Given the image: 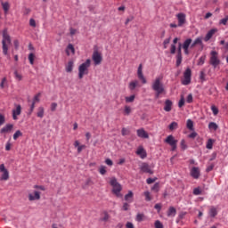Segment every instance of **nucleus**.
Masks as SVG:
<instances>
[{
	"label": "nucleus",
	"instance_id": "22",
	"mask_svg": "<svg viewBox=\"0 0 228 228\" xmlns=\"http://www.w3.org/2000/svg\"><path fill=\"white\" fill-rule=\"evenodd\" d=\"M191 38H187L183 44L182 45L183 49H190V45H191Z\"/></svg>",
	"mask_w": 228,
	"mask_h": 228
},
{
	"label": "nucleus",
	"instance_id": "43",
	"mask_svg": "<svg viewBox=\"0 0 228 228\" xmlns=\"http://www.w3.org/2000/svg\"><path fill=\"white\" fill-rule=\"evenodd\" d=\"M152 191H155L158 193L159 191V183H156L152 187H151Z\"/></svg>",
	"mask_w": 228,
	"mask_h": 228
},
{
	"label": "nucleus",
	"instance_id": "40",
	"mask_svg": "<svg viewBox=\"0 0 228 228\" xmlns=\"http://www.w3.org/2000/svg\"><path fill=\"white\" fill-rule=\"evenodd\" d=\"M213 142H214L213 139H208L206 146L207 149H209V150L213 149Z\"/></svg>",
	"mask_w": 228,
	"mask_h": 228
},
{
	"label": "nucleus",
	"instance_id": "5",
	"mask_svg": "<svg viewBox=\"0 0 228 228\" xmlns=\"http://www.w3.org/2000/svg\"><path fill=\"white\" fill-rule=\"evenodd\" d=\"M90 63H92V61L90 59H87L84 63H82L78 67L79 79H83L84 76L88 74V69H90Z\"/></svg>",
	"mask_w": 228,
	"mask_h": 228
},
{
	"label": "nucleus",
	"instance_id": "52",
	"mask_svg": "<svg viewBox=\"0 0 228 228\" xmlns=\"http://www.w3.org/2000/svg\"><path fill=\"white\" fill-rule=\"evenodd\" d=\"M143 214H137L136 220L137 222H142L143 221Z\"/></svg>",
	"mask_w": 228,
	"mask_h": 228
},
{
	"label": "nucleus",
	"instance_id": "25",
	"mask_svg": "<svg viewBox=\"0 0 228 228\" xmlns=\"http://www.w3.org/2000/svg\"><path fill=\"white\" fill-rule=\"evenodd\" d=\"M74 69V61H68V64L66 65V72H72Z\"/></svg>",
	"mask_w": 228,
	"mask_h": 228
},
{
	"label": "nucleus",
	"instance_id": "39",
	"mask_svg": "<svg viewBox=\"0 0 228 228\" xmlns=\"http://www.w3.org/2000/svg\"><path fill=\"white\" fill-rule=\"evenodd\" d=\"M20 136H22V132H20V130H17L13 134V140H17Z\"/></svg>",
	"mask_w": 228,
	"mask_h": 228
},
{
	"label": "nucleus",
	"instance_id": "48",
	"mask_svg": "<svg viewBox=\"0 0 228 228\" xmlns=\"http://www.w3.org/2000/svg\"><path fill=\"white\" fill-rule=\"evenodd\" d=\"M134 95L126 97V102H134Z\"/></svg>",
	"mask_w": 228,
	"mask_h": 228
},
{
	"label": "nucleus",
	"instance_id": "57",
	"mask_svg": "<svg viewBox=\"0 0 228 228\" xmlns=\"http://www.w3.org/2000/svg\"><path fill=\"white\" fill-rule=\"evenodd\" d=\"M186 101H187V102H188L189 104H191V102H193V95H192V94H189V95L187 96Z\"/></svg>",
	"mask_w": 228,
	"mask_h": 228
},
{
	"label": "nucleus",
	"instance_id": "56",
	"mask_svg": "<svg viewBox=\"0 0 228 228\" xmlns=\"http://www.w3.org/2000/svg\"><path fill=\"white\" fill-rule=\"evenodd\" d=\"M155 228H163V224L160 221L157 220L155 222Z\"/></svg>",
	"mask_w": 228,
	"mask_h": 228
},
{
	"label": "nucleus",
	"instance_id": "11",
	"mask_svg": "<svg viewBox=\"0 0 228 228\" xmlns=\"http://www.w3.org/2000/svg\"><path fill=\"white\" fill-rule=\"evenodd\" d=\"M176 18L178 20L179 28H181V27L184 26V24H186V14H184L183 12H179L178 14H176Z\"/></svg>",
	"mask_w": 228,
	"mask_h": 228
},
{
	"label": "nucleus",
	"instance_id": "2",
	"mask_svg": "<svg viewBox=\"0 0 228 228\" xmlns=\"http://www.w3.org/2000/svg\"><path fill=\"white\" fill-rule=\"evenodd\" d=\"M34 188L36 191L28 194V200H40V195H42V192H40L38 190H41V191H45V187L44 185H34Z\"/></svg>",
	"mask_w": 228,
	"mask_h": 228
},
{
	"label": "nucleus",
	"instance_id": "7",
	"mask_svg": "<svg viewBox=\"0 0 228 228\" xmlns=\"http://www.w3.org/2000/svg\"><path fill=\"white\" fill-rule=\"evenodd\" d=\"M165 142L170 145L171 151H175L177 149V140L174 138V135H168L165 139Z\"/></svg>",
	"mask_w": 228,
	"mask_h": 228
},
{
	"label": "nucleus",
	"instance_id": "58",
	"mask_svg": "<svg viewBox=\"0 0 228 228\" xmlns=\"http://www.w3.org/2000/svg\"><path fill=\"white\" fill-rule=\"evenodd\" d=\"M5 151H12V142H10V141L5 144Z\"/></svg>",
	"mask_w": 228,
	"mask_h": 228
},
{
	"label": "nucleus",
	"instance_id": "42",
	"mask_svg": "<svg viewBox=\"0 0 228 228\" xmlns=\"http://www.w3.org/2000/svg\"><path fill=\"white\" fill-rule=\"evenodd\" d=\"M99 172H100V174L102 175H105V174H106V167L105 166H101L100 167H99Z\"/></svg>",
	"mask_w": 228,
	"mask_h": 228
},
{
	"label": "nucleus",
	"instance_id": "35",
	"mask_svg": "<svg viewBox=\"0 0 228 228\" xmlns=\"http://www.w3.org/2000/svg\"><path fill=\"white\" fill-rule=\"evenodd\" d=\"M193 195H202V189L200 187H196L192 191Z\"/></svg>",
	"mask_w": 228,
	"mask_h": 228
},
{
	"label": "nucleus",
	"instance_id": "3",
	"mask_svg": "<svg viewBox=\"0 0 228 228\" xmlns=\"http://www.w3.org/2000/svg\"><path fill=\"white\" fill-rule=\"evenodd\" d=\"M12 44V39L10 38V35H8L7 30H4L3 32V40H2V49L4 56L8 55V46Z\"/></svg>",
	"mask_w": 228,
	"mask_h": 228
},
{
	"label": "nucleus",
	"instance_id": "32",
	"mask_svg": "<svg viewBox=\"0 0 228 228\" xmlns=\"http://www.w3.org/2000/svg\"><path fill=\"white\" fill-rule=\"evenodd\" d=\"M183 62V54H176V67H179Z\"/></svg>",
	"mask_w": 228,
	"mask_h": 228
},
{
	"label": "nucleus",
	"instance_id": "46",
	"mask_svg": "<svg viewBox=\"0 0 228 228\" xmlns=\"http://www.w3.org/2000/svg\"><path fill=\"white\" fill-rule=\"evenodd\" d=\"M211 110H212L213 115H215V116L218 115V108H216V106L212 105Z\"/></svg>",
	"mask_w": 228,
	"mask_h": 228
},
{
	"label": "nucleus",
	"instance_id": "6",
	"mask_svg": "<svg viewBox=\"0 0 228 228\" xmlns=\"http://www.w3.org/2000/svg\"><path fill=\"white\" fill-rule=\"evenodd\" d=\"M209 63H210V65H212L214 67V69H216V66L220 65V59L218 58V52L212 51L210 53Z\"/></svg>",
	"mask_w": 228,
	"mask_h": 228
},
{
	"label": "nucleus",
	"instance_id": "13",
	"mask_svg": "<svg viewBox=\"0 0 228 228\" xmlns=\"http://www.w3.org/2000/svg\"><path fill=\"white\" fill-rule=\"evenodd\" d=\"M190 174L193 179H199V177H200V168L193 167H191Z\"/></svg>",
	"mask_w": 228,
	"mask_h": 228
},
{
	"label": "nucleus",
	"instance_id": "19",
	"mask_svg": "<svg viewBox=\"0 0 228 228\" xmlns=\"http://www.w3.org/2000/svg\"><path fill=\"white\" fill-rule=\"evenodd\" d=\"M70 53L76 54V49L74 48V45L72 44H69L66 49V54L68 56H70Z\"/></svg>",
	"mask_w": 228,
	"mask_h": 228
},
{
	"label": "nucleus",
	"instance_id": "27",
	"mask_svg": "<svg viewBox=\"0 0 228 228\" xmlns=\"http://www.w3.org/2000/svg\"><path fill=\"white\" fill-rule=\"evenodd\" d=\"M2 8L4 11V13H8L10 10V4L8 2H2Z\"/></svg>",
	"mask_w": 228,
	"mask_h": 228
},
{
	"label": "nucleus",
	"instance_id": "16",
	"mask_svg": "<svg viewBox=\"0 0 228 228\" xmlns=\"http://www.w3.org/2000/svg\"><path fill=\"white\" fill-rule=\"evenodd\" d=\"M13 129V125L12 124H7L5 125L1 130L0 134H6V133H10Z\"/></svg>",
	"mask_w": 228,
	"mask_h": 228
},
{
	"label": "nucleus",
	"instance_id": "41",
	"mask_svg": "<svg viewBox=\"0 0 228 228\" xmlns=\"http://www.w3.org/2000/svg\"><path fill=\"white\" fill-rule=\"evenodd\" d=\"M40 95H41L40 93L37 94H36V95L34 96V98H33L32 102H34L35 104H37V102H40Z\"/></svg>",
	"mask_w": 228,
	"mask_h": 228
},
{
	"label": "nucleus",
	"instance_id": "31",
	"mask_svg": "<svg viewBox=\"0 0 228 228\" xmlns=\"http://www.w3.org/2000/svg\"><path fill=\"white\" fill-rule=\"evenodd\" d=\"M143 195L145 197L146 202H151V200H152V196H151V192L150 191H144Z\"/></svg>",
	"mask_w": 228,
	"mask_h": 228
},
{
	"label": "nucleus",
	"instance_id": "44",
	"mask_svg": "<svg viewBox=\"0 0 228 228\" xmlns=\"http://www.w3.org/2000/svg\"><path fill=\"white\" fill-rule=\"evenodd\" d=\"M169 129L170 131H174V129H177V122H172L170 125H169Z\"/></svg>",
	"mask_w": 228,
	"mask_h": 228
},
{
	"label": "nucleus",
	"instance_id": "4",
	"mask_svg": "<svg viewBox=\"0 0 228 228\" xmlns=\"http://www.w3.org/2000/svg\"><path fill=\"white\" fill-rule=\"evenodd\" d=\"M110 186H112V193L116 197H122L120 191H122V185L117 181L115 177H111L110 181Z\"/></svg>",
	"mask_w": 228,
	"mask_h": 228
},
{
	"label": "nucleus",
	"instance_id": "36",
	"mask_svg": "<svg viewBox=\"0 0 228 228\" xmlns=\"http://www.w3.org/2000/svg\"><path fill=\"white\" fill-rule=\"evenodd\" d=\"M102 222H108L110 220V214L106 211L103 212V216L101 218Z\"/></svg>",
	"mask_w": 228,
	"mask_h": 228
},
{
	"label": "nucleus",
	"instance_id": "21",
	"mask_svg": "<svg viewBox=\"0 0 228 228\" xmlns=\"http://www.w3.org/2000/svg\"><path fill=\"white\" fill-rule=\"evenodd\" d=\"M164 110L166 111H172V101L170 100H166L165 102V106H164Z\"/></svg>",
	"mask_w": 228,
	"mask_h": 228
},
{
	"label": "nucleus",
	"instance_id": "17",
	"mask_svg": "<svg viewBox=\"0 0 228 228\" xmlns=\"http://www.w3.org/2000/svg\"><path fill=\"white\" fill-rule=\"evenodd\" d=\"M216 31H218V29H216V28L210 29L207 33V35H206V37L204 38L205 42H209V40H211V38H213V35H215V33H216Z\"/></svg>",
	"mask_w": 228,
	"mask_h": 228
},
{
	"label": "nucleus",
	"instance_id": "59",
	"mask_svg": "<svg viewBox=\"0 0 228 228\" xmlns=\"http://www.w3.org/2000/svg\"><path fill=\"white\" fill-rule=\"evenodd\" d=\"M56 108H58V103L53 102V103L51 104V110H52V111H56Z\"/></svg>",
	"mask_w": 228,
	"mask_h": 228
},
{
	"label": "nucleus",
	"instance_id": "18",
	"mask_svg": "<svg viewBox=\"0 0 228 228\" xmlns=\"http://www.w3.org/2000/svg\"><path fill=\"white\" fill-rule=\"evenodd\" d=\"M137 136H139V138H149V134H147L143 128H141L137 130Z\"/></svg>",
	"mask_w": 228,
	"mask_h": 228
},
{
	"label": "nucleus",
	"instance_id": "64",
	"mask_svg": "<svg viewBox=\"0 0 228 228\" xmlns=\"http://www.w3.org/2000/svg\"><path fill=\"white\" fill-rule=\"evenodd\" d=\"M213 168H215V165L214 164H211L209 165L207 169H206V172H211V170H213Z\"/></svg>",
	"mask_w": 228,
	"mask_h": 228
},
{
	"label": "nucleus",
	"instance_id": "54",
	"mask_svg": "<svg viewBox=\"0 0 228 228\" xmlns=\"http://www.w3.org/2000/svg\"><path fill=\"white\" fill-rule=\"evenodd\" d=\"M180 145L182 147V149L184 151L186 150L187 146H186V141H184V139H183L180 142Z\"/></svg>",
	"mask_w": 228,
	"mask_h": 228
},
{
	"label": "nucleus",
	"instance_id": "14",
	"mask_svg": "<svg viewBox=\"0 0 228 228\" xmlns=\"http://www.w3.org/2000/svg\"><path fill=\"white\" fill-rule=\"evenodd\" d=\"M15 107L16 109L12 110L13 120H17V117H19L22 111V107L20 105H15Z\"/></svg>",
	"mask_w": 228,
	"mask_h": 228
},
{
	"label": "nucleus",
	"instance_id": "60",
	"mask_svg": "<svg viewBox=\"0 0 228 228\" xmlns=\"http://www.w3.org/2000/svg\"><path fill=\"white\" fill-rule=\"evenodd\" d=\"M83 149H86V145L82 144V145H80V146L77 147V152H78V154H80V152L83 151Z\"/></svg>",
	"mask_w": 228,
	"mask_h": 228
},
{
	"label": "nucleus",
	"instance_id": "28",
	"mask_svg": "<svg viewBox=\"0 0 228 228\" xmlns=\"http://www.w3.org/2000/svg\"><path fill=\"white\" fill-rule=\"evenodd\" d=\"M1 181H8V179H10V173L7 171H4L3 175L1 176Z\"/></svg>",
	"mask_w": 228,
	"mask_h": 228
},
{
	"label": "nucleus",
	"instance_id": "55",
	"mask_svg": "<svg viewBox=\"0 0 228 228\" xmlns=\"http://www.w3.org/2000/svg\"><path fill=\"white\" fill-rule=\"evenodd\" d=\"M200 79H201V81H206V73H204V71H200Z\"/></svg>",
	"mask_w": 228,
	"mask_h": 228
},
{
	"label": "nucleus",
	"instance_id": "45",
	"mask_svg": "<svg viewBox=\"0 0 228 228\" xmlns=\"http://www.w3.org/2000/svg\"><path fill=\"white\" fill-rule=\"evenodd\" d=\"M205 61H206V55H203L199 59L198 65H203Z\"/></svg>",
	"mask_w": 228,
	"mask_h": 228
},
{
	"label": "nucleus",
	"instance_id": "61",
	"mask_svg": "<svg viewBox=\"0 0 228 228\" xmlns=\"http://www.w3.org/2000/svg\"><path fill=\"white\" fill-rule=\"evenodd\" d=\"M105 163H106V165H108L109 167H113V160H112V159H106Z\"/></svg>",
	"mask_w": 228,
	"mask_h": 228
},
{
	"label": "nucleus",
	"instance_id": "24",
	"mask_svg": "<svg viewBox=\"0 0 228 228\" xmlns=\"http://www.w3.org/2000/svg\"><path fill=\"white\" fill-rule=\"evenodd\" d=\"M134 195V194L131 191H129L128 193L125 195V200L129 203L133 202Z\"/></svg>",
	"mask_w": 228,
	"mask_h": 228
},
{
	"label": "nucleus",
	"instance_id": "34",
	"mask_svg": "<svg viewBox=\"0 0 228 228\" xmlns=\"http://www.w3.org/2000/svg\"><path fill=\"white\" fill-rule=\"evenodd\" d=\"M131 111H132L131 107L126 105L125 109H124V115L129 116V115H131Z\"/></svg>",
	"mask_w": 228,
	"mask_h": 228
},
{
	"label": "nucleus",
	"instance_id": "15",
	"mask_svg": "<svg viewBox=\"0 0 228 228\" xmlns=\"http://www.w3.org/2000/svg\"><path fill=\"white\" fill-rule=\"evenodd\" d=\"M137 156H140L142 159H145L147 158V151L143 149V147H139L136 151Z\"/></svg>",
	"mask_w": 228,
	"mask_h": 228
},
{
	"label": "nucleus",
	"instance_id": "50",
	"mask_svg": "<svg viewBox=\"0 0 228 228\" xmlns=\"http://www.w3.org/2000/svg\"><path fill=\"white\" fill-rule=\"evenodd\" d=\"M29 26H31V28H37V21H35V19L29 20Z\"/></svg>",
	"mask_w": 228,
	"mask_h": 228
},
{
	"label": "nucleus",
	"instance_id": "9",
	"mask_svg": "<svg viewBox=\"0 0 228 228\" xmlns=\"http://www.w3.org/2000/svg\"><path fill=\"white\" fill-rule=\"evenodd\" d=\"M137 77L142 85H147V78L143 76V65L140 64L137 69Z\"/></svg>",
	"mask_w": 228,
	"mask_h": 228
},
{
	"label": "nucleus",
	"instance_id": "1",
	"mask_svg": "<svg viewBox=\"0 0 228 228\" xmlns=\"http://www.w3.org/2000/svg\"><path fill=\"white\" fill-rule=\"evenodd\" d=\"M151 88L155 92L156 99H159V95H165V94H167V90L163 84V77H157L151 83Z\"/></svg>",
	"mask_w": 228,
	"mask_h": 228
},
{
	"label": "nucleus",
	"instance_id": "51",
	"mask_svg": "<svg viewBox=\"0 0 228 228\" xmlns=\"http://www.w3.org/2000/svg\"><path fill=\"white\" fill-rule=\"evenodd\" d=\"M227 22H228V15L220 20V24H223L224 26L227 25Z\"/></svg>",
	"mask_w": 228,
	"mask_h": 228
},
{
	"label": "nucleus",
	"instance_id": "47",
	"mask_svg": "<svg viewBox=\"0 0 228 228\" xmlns=\"http://www.w3.org/2000/svg\"><path fill=\"white\" fill-rule=\"evenodd\" d=\"M183 106H184V96L183 95L181 96V99L178 102V107L179 108H183Z\"/></svg>",
	"mask_w": 228,
	"mask_h": 228
},
{
	"label": "nucleus",
	"instance_id": "12",
	"mask_svg": "<svg viewBox=\"0 0 228 228\" xmlns=\"http://www.w3.org/2000/svg\"><path fill=\"white\" fill-rule=\"evenodd\" d=\"M93 61L94 62V65H101L102 61V55L97 51H94L93 53Z\"/></svg>",
	"mask_w": 228,
	"mask_h": 228
},
{
	"label": "nucleus",
	"instance_id": "30",
	"mask_svg": "<svg viewBox=\"0 0 228 228\" xmlns=\"http://www.w3.org/2000/svg\"><path fill=\"white\" fill-rule=\"evenodd\" d=\"M208 129H210V131H216V129H218V125L215 122H210L208 124Z\"/></svg>",
	"mask_w": 228,
	"mask_h": 228
},
{
	"label": "nucleus",
	"instance_id": "8",
	"mask_svg": "<svg viewBox=\"0 0 228 228\" xmlns=\"http://www.w3.org/2000/svg\"><path fill=\"white\" fill-rule=\"evenodd\" d=\"M190 83H191V69L188 68L183 73V79L182 81V84L186 86L190 85Z\"/></svg>",
	"mask_w": 228,
	"mask_h": 228
},
{
	"label": "nucleus",
	"instance_id": "20",
	"mask_svg": "<svg viewBox=\"0 0 228 228\" xmlns=\"http://www.w3.org/2000/svg\"><path fill=\"white\" fill-rule=\"evenodd\" d=\"M208 215L211 218H215V216H216V215H218V210H216V208L211 207L208 211Z\"/></svg>",
	"mask_w": 228,
	"mask_h": 228
},
{
	"label": "nucleus",
	"instance_id": "63",
	"mask_svg": "<svg viewBox=\"0 0 228 228\" xmlns=\"http://www.w3.org/2000/svg\"><path fill=\"white\" fill-rule=\"evenodd\" d=\"M175 45H171L170 53L171 54H175Z\"/></svg>",
	"mask_w": 228,
	"mask_h": 228
},
{
	"label": "nucleus",
	"instance_id": "10",
	"mask_svg": "<svg viewBox=\"0 0 228 228\" xmlns=\"http://www.w3.org/2000/svg\"><path fill=\"white\" fill-rule=\"evenodd\" d=\"M140 170L142 174H150L151 175L154 174V171L151 169V166L147 162H142L140 165Z\"/></svg>",
	"mask_w": 228,
	"mask_h": 228
},
{
	"label": "nucleus",
	"instance_id": "23",
	"mask_svg": "<svg viewBox=\"0 0 228 228\" xmlns=\"http://www.w3.org/2000/svg\"><path fill=\"white\" fill-rule=\"evenodd\" d=\"M45 113V110L44 109V107H39L37 109V117H38V118H44Z\"/></svg>",
	"mask_w": 228,
	"mask_h": 228
},
{
	"label": "nucleus",
	"instance_id": "62",
	"mask_svg": "<svg viewBox=\"0 0 228 228\" xmlns=\"http://www.w3.org/2000/svg\"><path fill=\"white\" fill-rule=\"evenodd\" d=\"M4 122H5L4 115L0 114V126H3Z\"/></svg>",
	"mask_w": 228,
	"mask_h": 228
},
{
	"label": "nucleus",
	"instance_id": "37",
	"mask_svg": "<svg viewBox=\"0 0 228 228\" xmlns=\"http://www.w3.org/2000/svg\"><path fill=\"white\" fill-rule=\"evenodd\" d=\"M28 61L30 65H34L35 63V53H29L28 54Z\"/></svg>",
	"mask_w": 228,
	"mask_h": 228
},
{
	"label": "nucleus",
	"instance_id": "49",
	"mask_svg": "<svg viewBox=\"0 0 228 228\" xmlns=\"http://www.w3.org/2000/svg\"><path fill=\"white\" fill-rule=\"evenodd\" d=\"M194 44H196V45H202V38L197 37V38L194 40Z\"/></svg>",
	"mask_w": 228,
	"mask_h": 228
},
{
	"label": "nucleus",
	"instance_id": "33",
	"mask_svg": "<svg viewBox=\"0 0 228 228\" xmlns=\"http://www.w3.org/2000/svg\"><path fill=\"white\" fill-rule=\"evenodd\" d=\"M187 129H189L190 131H193V121L191 119H188L187 120Z\"/></svg>",
	"mask_w": 228,
	"mask_h": 228
},
{
	"label": "nucleus",
	"instance_id": "26",
	"mask_svg": "<svg viewBox=\"0 0 228 228\" xmlns=\"http://www.w3.org/2000/svg\"><path fill=\"white\" fill-rule=\"evenodd\" d=\"M138 85H140V82H138V80H134L129 83L128 88L129 90H134Z\"/></svg>",
	"mask_w": 228,
	"mask_h": 228
},
{
	"label": "nucleus",
	"instance_id": "29",
	"mask_svg": "<svg viewBox=\"0 0 228 228\" xmlns=\"http://www.w3.org/2000/svg\"><path fill=\"white\" fill-rule=\"evenodd\" d=\"M175 213H176L175 208L170 207L167 211V216H175Z\"/></svg>",
	"mask_w": 228,
	"mask_h": 228
},
{
	"label": "nucleus",
	"instance_id": "53",
	"mask_svg": "<svg viewBox=\"0 0 228 228\" xmlns=\"http://www.w3.org/2000/svg\"><path fill=\"white\" fill-rule=\"evenodd\" d=\"M121 133L123 136H127V134H129V130L127 128H122Z\"/></svg>",
	"mask_w": 228,
	"mask_h": 228
},
{
	"label": "nucleus",
	"instance_id": "38",
	"mask_svg": "<svg viewBox=\"0 0 228 228\" xmlns=\"http://www.w3.org/2000/svg\"><path fill=\"white\" fill-rule=\"evenodd\" d=\"M14 77L17 81H22V75H20L17 70L14 71Z\"/></svg>",
	"mask_w": 228,
	"mask_h": 228
}]
</instances>
